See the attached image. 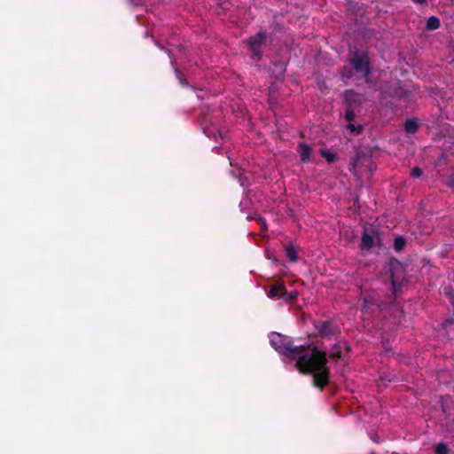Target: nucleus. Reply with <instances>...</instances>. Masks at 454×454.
I'll return each mask as SVG.
<instances>
[{
  "instance_id": "nucleus-2",
  "label": "nucleus",
  "mask_w": 454,
  "mask_h": 454,
  "mask_svg": "<svg viewBox=\"0 0 454 454\" xmlns=\"http://www.w3.org/2000/svg\"><path fill=\"white\" fill-rule=\"evenodd\" d=\"M270 345L279 354L291 359H299L302 356H307L309 345H294L291 337L278 333H272L270 339Z\"/></svg>"
},
{
  "instance_id": "nucleus-5",
  "label": "nucleus",
  "mask_w": 454,
  "mask_h": 454,
  "mask_svg": "<svg viewBox=\"0 0 454 454\" xmlns=\"http://www.w3.org/2000/svg\"><path fill=\"white\" fill-rule=\"evenodd\" d=\"M314 328L317 330V335L326 340L340 334L339 326L332 320H317L313 323Z\"/></svg>"
},
{
  "instance_id": "nucleus-14",
  "label": "nucleus",
  "mask_w": 454,
  "mask_h": 454,
  "mask_svg": "<svg viewBox=\"0 0 454 454\" xmlns=\"http://www.w3.org/2000/svg\"><path fill=\"white\" fill-rule=\"evenodd\" d=\"M406 246V239L403 236H398L394 239V248L396 252L402 251Z\"/></svg>"
},
{
  "instance_id": "nucleus-4",
  "label": "nucleus",
  "mask_w": 454,
  "mask_h": 454,
  "mask_svg": "<svg viewBox=\"0 0 454 454\" xmlns=\"http://www.w3.org/2000/svg\"><path fill=\"white\" fill-rule=\"evenodd\" d=\"M266 41V33L262 31H259L247 38V44L249 50V56L254 61L259 62L262 59V47L265 44Z\"/></svg>"
},
{
  "instance_id": "nucleus-18",
  "label": "nucleus",
  "mask_w": 454,
  "mask_h": 454,
  "mask_svg": "<svg viewBox=\"0 0 454 454\" xmlns=\"http://www.w3.org/2000/svg\"><path fill=\"white\" fill-rule=\"evenodd\" d=\"M423 171L419 167H414L411 170V176L413 178H419L421 176Z\"/></svg>"
},
{
  "instance_id": "nucleus-13",
  "label": "nucleus",
  "mask_w": 454,
  "mask_h": 454,
  "mask_svg": "<svg viewBox=\"0 0 454 454\" xmlns=\"http://www.w3.org/2000/svg\"><path fill=\"white\" fill-rule=\"evenodd\" d=\"M371 305H379L375 298L372 295H366L363 299V311H367Z\"/></svg>"
},
{
  "instance_id": "nucleus-15",
  "label": "nucleus",
  "mask_w": 454,
  "mask_h": 454,
  "mask_svg": "<svg viewBox=\"0 0 454 454\" xmlns=\"http://www.w3.org/2000/svg\"><path fill=\"white\" fill-rule=\"evenodd\" d=\"M320 154L323 158H325L330 163L335 162L338 159V157L335 153L330 152L327 149L321 150Z\"/></svg>"
},
{
  "instance_id": "nucleus-6",
  "label": "nucleus",
  "mask_w": 454,
  "mask_h": 454,
  "mask_svg": "<svg viewBox=\"0 0 454 454\" xmlns=\"http://www.w3.org/2000/svg\"><path fill=\"white\" fill-rule=\"evenodd\" d=\"M372 232V234L369 233L368 230L364 228L360 244V248L362 251L369 252L374 246L380 247V238L377 235V241L375 242L374 235L377 233L373 230Z\"/></svg>"
},
{
  "instance_id": "nucleus-25",
  "label": "nucleus",
  "mask_w": 454,
  "mask_h": 454,
  "mask_svg": "<svg viewBox=\"0 0 454 454\" xmlns=\"http://www.w3.org/2000/svg\"><path fill=\"white\" fill-rule=\"evenodd\" d=\"M411 1L417 4H427V0H411Z\"/></svg>"
},
{
  "instance_id": "nucleus-7",
  "label": "nucleus",
  "mask_w": 454,
  "mask_h": 454,
  "mask_svg": "<svg viewBox=\"0 0 454 454\" xmlns=\"http://www.w3.org/2000/svg\"><path fill=\"white\" fill-rule=\"evenodd\" d=\"M287 290L283 283L273 284L268 292V296L271 299H280L286 297Z\"/></svg>"
},
{
  "instance_id": "nucleus-12",
  "label": "nucleus",
  "mask_w": 454,
  "mask_h": 454,
  "mask_svg": "<svg viewBox=\"0 0 454 454\" xmlns=\"http://www.w3.org/2000/svg\"><path fill=\"white\" fill-rule=\"evenodd\" d=\"M286 256L289 258V260L291 262H297L298 260V251H297V248L295 247H294L293 245H288L286 247Z\"/></svg>"
},
{
  "instance_id": "nucleus-19",
  "label": "nucleus",
  "mask_w": 454,
  "mask_h": 454,
  "mask_svg": "<svg viewBox=\"0 0 454 454\" xmlns=\"http://www.w3.org/2000/svg\"><path fill=\"white\" fill-rule=\"evenodd\" d=\"M355 112L353 109H351L350 107H348L347 110H346V113H345V119L348 121H352L355 120Z\"/></svg>"
},
{
  "instance_id": "nucleus-9",
  "label": "nucleus",
  "mask_w": 454,
  "mask_h": 454,
  "mask_svg": "<svg viewBox=\"0 0 454 454\" xmlns=\"http://www.w3.org/2000/svg\"><path fill=\"white\" fill-rule=\"evenodd\" d=\"M419 129V123L417 121L409 119L404 122V130L409 134H415Z\"/></svg>"
},
{
  "instance_id": "nucleus-10",
  "label": "nucleus",
  "mask_w": 454,
  "mask_h": 454,
  "mask_svg": "<svg viewBox=\"0 0 454 454\" xmlns=\"http://www.w3.org/2000/svg\"><path fill=\"white\" fill-rule=\"evenodd\" d=\"M441 21L440 19L436 16H431L427 20L426 27L428 30H436L440 27Z\"/></svg>"
},
{
  "instance_id": "nucleus-16",
  "label": "nucleus",
  "mask_w": 454,
  "mask_h": 454,
  "mask_svg": "<svg viewBox=\"0 0 454 454\" xmlns=\"http://www.w3.org/2000/svg\"><path fill=\"white\" fill-rule=\"evenodd\" d=\"M449 447L444 442H440L435 447V454H449Z\"/></svg>"
},
{
  "instance_id": "nucleus-20",
  "label": "nucleus",
  "mask_w": 454,
  "mask_h": 454,
  "mask_svg": "<svg viewBox=\"0 0 454 454\" xmlns=\"http://www.w3.org/2000/svg\"><path fill=\"white\" fill-rule=\"evenodd\" d=\"M298 297V292L292 291L291 293H287L286 296L285 297L286 301L293 302Z\"/></svg>"
},
{
  "instance_id": "nucleus-17",
  "label": "nucleus",
  "mask_w": 454,
  "mask_h": 454,
  "mask_svg": "<svg viewBox=\"0 0 454 454\" xmlns=\"http://www.w3.org/2000/svg\"><path fill=\"white\" fill-rule=\"evenodd\" d=\"M348 129H349L351 132H354V133H356V134H360L364 128L363 126L361 125H358V126H356L352 123H349L348 126H347Z\"/></svg>"
},
{
  "instance_id": "nucleus-11",
  "label": "nucleus",
  "mask_w": 454,
  "mask_h": 454,
  "mask_svg": "<svg viewBox=\"0 0 454 454\" xmlns=\"http://www.w3.org/2000/svg\"><path fill=\"white\" fill-rule=\"evenodd\" d=\"M342 347L340 342L332 345L329 356L333 359H339L341 357Z\"/></svg>"
},
{
  "instance_id": "nucleus-1",
  "label": "nucleus",
  "mask_w": 454,
  "mask_h": 454,
  "mask_svg": "<svg viewBox=\"0 0 454 454\" xmlns=\"http://www.w3.org/2000/svg\"><path fill=\"white\" fill-rule=\"evenodd\" d=\"M327 363L326 352L320 350L317 347H313L310 354L302 356L296 360L295 367L304 374L311 373L314 386L323 390L329 384L331 373Z\"/></svg>"
},
{
  "instance_id": "nucleus-24",
  "label": "nucleus",
  "mask_w": 454,
  "mask_h": 454,
  "mask_svg": "<svg viewBox=\"0 0 454 454\" xmlns=\"http://www.w3.org/2000/svg\"><path fill=\"white\" fill-rule=\"evenodd\" d=\"M447 185L454 190V173L450 175V176L449 177L448 179V183H447Z\"/></svg>"
},
{
  "instance_id": "nucleus-8",
  "label": "nucleus",
  "mask_w": 454,
  "mask_h": 454,
  "mask_svg": "<svg viewBox=\"0 0 454 454\" xmlns=\"http://www.w3.org/2000/svg\"><path fill=\"white\" fill-rule=\"evenodd\" d=\"M312 151V147L306 143H300L298 145L297 152L302 163H308L311 160Z\"/></svg>"
},
{
  "instance_id": "nucleus-23",
  "label": "nucleus",
  "mask_w": 454,
  "mask_h": 454,
  "mask_svg": "<svg viewBox=\"0 0 454 454\" xmlns=\"http://www.w3.org/2000/svg\"><path fill=\"white\" fill-rule=\"evenodd\" d=\"M130 5L142 6L145 4V0H126Z\"/></svg>"
},
{
  "instance_id": "nucleus-21",
  "label": "nucleus",
  "mask_w": 454,
  "mask_h": 454,
  "mask_svg": "<svg viewBox=\"0 0 454 454\" xmlns=\"http://www.w3.org/2000/svg\"><path fill=\"white\" fill-rule=\"evenodd\" d=\"M175 71H176V78L179 80L180 83L183 86H187L188 82H187L186 79L183 77V74H181V72H179L177 69H176Z\"/></svg>"
},
{
  "instance_id": "nucleus-3",
  "label": "nucleus",
  "mask_w": 454,
  "mask_h": 454,
  "mask_svg": "<svg viewBox=\"0 0 454 454\" xmlns=\"http://www.w3.org/2000/svg\"><path fill=\"white\" fill-rule=\"evenodd\" d=\"M348 62L356 73L362 74L367 83L371 82V59L366 52H352L348 58Z\"/></svg>"
},
{
  "instance_id": "nucleus-22",
  "label": "nucleus",
  "mask_w": 454,
  "mask_h": 454,
  "mask_svg": "<svg viewBox=\"0 0 454 454\" xmlns=\"http://www.w3.org/2000/svg\"><path fill=\"white\" fill-rule=\"evenodd\" d=\"M392 288H393V294L395 296L397 294L398 289L401 288V284H398L396 280L392 276Z\"/></svg>"
}]
</instances>
